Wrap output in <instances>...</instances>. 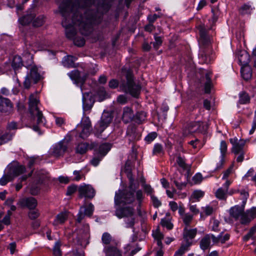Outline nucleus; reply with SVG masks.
Here are the masks:
<instances>
[{
	"mask_svg": "<svg viewBox=\"0 0 256 256\" xmlns=\"http://www.w3.org/2000/svg\"><path fill=\"white\" fill-rule=\"evenodd\" d=\"M56 0L64 18L62 24L65 28L66 36L72 39L75 45L82 46L85 40L82 37H75L76 28L82 34L88 35L94 26L101 22L103 13L110 9L114 0Z\"/></svg>",
	"mask_w": 256,
	"mask_h": 256,
	"instance_id": "f257e3e1",
	"label": "nucleus"
},
{
	"mask_svg": "<svg viewBox=\"0 0 256 256\" xmlns=\"http://www.w3.org/2000/svg\"><path fill=\"white\" fill-rule=\"evenodd\" d=\"M144 195L142 190L136 192V196L132 192L118 190L115 193L114 198L115 205V215L118 218H124L126 227L132 228L136 222V214L132 206H130L136 200L138 206L140 207L144 199Z\"/></svg>",
	"mask_w": 256,
	"mask_h": 256,
	"instance_id": "f03ea898",
	"label": "nucleus"
},
{
	"mask_svg": "<svg viewBox=\"0 0 256 256\" xmlns=\"http://www.w3.org/2000/svg\"><path fill=\"white\" fill-rule=\"evenodd\" d=\"M126 79H122L118 83L115 79L109 82L108 86L112 88H116L120 84V88L122 92L130 94L134 97L139 95L141 86L138 84H136L134 80V76L132 72L128 70L125 76Z\"/></svg>",
	"mask_w": 256,
	"mask_h": 256,
	"instance_id": "7ed1b4c3",
	"label": "nucleus"
},
{
	"mask_svg": "<svg viewBox=\"0 0 256 256\" xmlns=\"http://www.w3.org/2000/svg\"><path fill=\"white\" fill-rule=\"evenodd\" d=\"M244 206H235L230 210V216L236 220H240L242 224H247L256 218V207H252L244 212Z\"/></svg>",
	"mask_w": 256,
	"mask_h": 256,
	"instance_id": "20e7f679",
	"label": "nucleus"
},
{
	"mask_svg": "<svg viewBox=\"0 0 256 256\" xmlns=\"http://www.w3.org/2000/svg\"><path fill=\"white\" fill-rule=\"evenodd\" d=\"M39 104L40 100L38 94L36 93L30 94L28 103L29 112L32 116L36 118V122L38 124L44 125L46 124V119L42 112L39 110Z\"/></svg>",
	"mask_w": 256,
	"mask_h": 256,
	"instance_id": "39448f33",
	"label": "nucleus"
},
{
	"mask_svg": "<svg viewBox=\"0 0 256 256\" xmlns=\"http://www.w3.org/2000/svg\"><path fill=\"white\" fill-rule=\"evenodd\" d=\"M29 70L24 82V86L26 88H29L32 83H37L42 78L38 66L34 64L32 60L30 64L26 66Z\"/></svg>",
	"mask_w": 256,
	"mask_h": 256,
	"instance_id": "423d86ee",
	"label": "nucleus"
},
{
	"mask_svg": "<svg viewBox=\"0 0 256 256\" xmlns=\"http://www.w3.org/2000/svg\"><path fill=\"white\" fill-rule=\"evenodd\" d=\"M26 171V168L22 165L14 164L8 168V172L0 179V184L5 186L8 182L12 181L13 178L23 174Z\"/></svg>",
	"mask_w": 256,
	"mask_h": 256,
	"instance_id": "0eeeda50",
	"label": "nucleus"
},
{
	"mask_svg": "<svg viewBox=\"0 0 256 256\" xmlns=\"http://www.w3.org/2000/svg\"><path fill=\"white\" fill-rule=\"evenodd\" d=\"M112 116L110 113L108 112H104L100 120L96 126L95 128L97 130L98 133H102L108 126L112 122Z\"/></svg>",
	"mask_w": 256,
	"mask_h": 256,
	"instance_id": "6e6552de",
	"label": "nucleus"
},
{
	"mask_svg": "<svg viewBox=\"0 0 256 256\" xmlns=\"http://www.w3.org/2000/svg\"><path fill=\"white\" fill-rule=\"evenodd\" d=\"M214 58V52L210 46L202 48L200 51L198 58L200 62L202 64H208L213 60Z\"/></svg>",
	"mask_w": 256,
	"mask_h": 256,
	"instance_id": "1a4fd4ad",
	"label": "nucleus"
},
{
	"mask_svg": "<svg viewBox=\"0 0 256 256\" xmlns=\"http://www.w3.org/2000/svg\"><path fill=\"white\" fill-rule=\"evenodd\" d=\"M79 197L92 199L96 195V191L91 185L83 184L78 188Z\"/></svg>",
	"mask_w": 256,
	"mask_h": 256,
	"instance_id": "9d476101",
	"label": "nucleus"
},
{
	"mask_svg": "<svg viewBox=\"0 0 256 256\" xmlns=\"http://www.w3.org/2000/svg\"><path fill=\"white\" fill-rule=\"evenodd\" d=\"M18 204L22 208H27L29 210H32L36 207L38 202L33 197H28L20 199Z\"/></svg>",
	"mask_w": 256,
	"mask_h": 256,
	"instance_id": "9b49d317",
	"label": "nucleus"
},
{
	"mask_svg": "<svg viewBox=\"0 0 256 256\" xmlns=\"http://www.w3.org/2000/svg\"><path fill=\"white\" fill-rule=\"evenodd\" d=\"M227 144L224 140H222L220 144V158L219 162H217L216 170H218L221 169L224 162H225V156L227 152Z\"/></svg>",
	"mask_w": 256,
	"mask_h": 256,
	"instance_id": "f8f14e48",
	"label": "nucleus"
},
{
	"mask_svg": "<svg viewBox=\"0 0 256 256\" xmlns=\"http://www.w3.org/2000/svg\"><path fill=\"white\" fill-rule=\"evenodd\" d=\"M230 142L232 145V152L235 154H238L241 152H243L242 150L245 144V142L242 140H238L237 138H230Z\"/></svg>",
	"mask_w": 256,
	"mask_h": 256,
	"instance_id": "ddd939ff",
	"label": "nucleus"
},
{
	"mask_svg": "<svg viewBox=\"0 0 256 256\" xmlns=\"http://www.w3.org/2000/svg\"><path fill=\"white\" fill-rule=\"evenodd\" d=\"M122 118V121L126 124L134 120V114L132 107L125 106L123 108Z\"/></svg>",
	"mask_w": 256,
	"mask_h": 256,
	"instance_id": "4468645a",
	"label": "nucleus"
},
{
	"mask_svg": "<svg viewBox=\"0 0 256 256\" xmlns=\"http://www.w3.org/2000/svg\"><path fill=\"white\" fill-rule=\"evenodd\" d=\"M82 131L80 134V136L85 138L88 136L92 130L91 122L89 118L86 117L83 121L82 124Z\"/></svg>",
	"mask_w": 256,
	"mask_h": 256,
	"instance_id": "2eb2a0df",
	"label": "nucleus"
},
{
	"mask_svg": "<svg viewBox=\"0 0 256 256\" xmlns=\"http://www.w3.org/2000/svg\"><path fill=\"white\" fill-rule=\"evenodd\" d=\"M12 104L10 100L0 96V112H10L12 110Z\"/></svg>",
	"mask_w": 256,
	"mask_h": 256,
	"instance_id": "dca6fc26",
	"label": "nucleus"
},
{
	"mask_svg": "<svg viewBox=\"0 0 256 256\" xmlns=\"http://www.w3.org/2000/svg\"><path fill=\"white\" fill-rule=\"evenodd\" d=\"M67 147L66 142L62 141L54 146L52 154L54 156H60L64 153Z\"/></svg>",
	"mask_w": 256,
	"mask_h": 256,
	"instance_id": "f3484780",
	"label": "nucleus"
},
{
	"mask_svg": "<svg viewBox=\"0 0 256 256\" xmlns=\"http://www.w3.org/2000/svg\"><path fill=\"white\" fill-rule=\"evenodd\" d=\"M68 76L78 84H83L86 78V75L82 76L78 70L72 71L68 74Z\"/></svg>",
	"mask_w": 256,
	"mask_h": 256,
	"instance_id": "a211bd4d",
	"label": "nucleus"
},
{
	"mask_svg": "<svg viewBox=\"0 0 256 256\" xmlns=\"http://www.w3.org/2000/svg\"><path fill=\"white\" fill-rule=\"evenodd\" d=\"M68 216V212L64 211L60 212L58 214L53 222V225L54 226H58L60 224H64L67 220Z\"/></svg>",
	"mask_w": 256,
	"mask_h": 256,
	"instance_id": "6ab92c4d",
	"label": "nucleus"
},
{
	"mask_svg": "<svg viewBox=\"0 0 256 256\" xmlns=\"http://www.w3.org/2000/svg\"><path fill=\"white\" fill-rule=\"evenodd\" d=\"M230 235L228 234H223L222 232L220 233L218 236L212 234V242L214 244L218 245L220 243L222 244L225 243L230 239Z\"/></svg>",
	"mask_w": 256,
	"mask_h": 256,
	"instance_id": "aec40b11",
	"label": "nucleus"
},
{
	"mask_svg": "<svg viewBox=\"0 0 256 256\" xmlns=\"http://www.w3.org/2000/svg\"><path fill=\"white\" fill-rule=\"evenodd\" d=\"M211 240H212V234H207L205 235L200 242V248L205 250L210 248Z\"/></svg>",
	"mask_w": 256,
	"mask_h": 256,
	"instance_id": "412c9836",
	"label": "nucleus"
},
{
	"mask_svg": "<svg viewBox=\"0 0 256 256\" xmlns=\"http://www.w3.org/2000/svg\"><path fill=\"white\" fill-rule=\"evenodd\" d=\"M27 48L28 51V56L32 60L33 58V55L30 52H34L35 53L37 51L42 50H44V46L39 42H35L30 44Z\"/></svg>",
	"mask_w": 256,
	"mask_h": 256,
	"instance_id": "4be33fe9",
	"label": "nucleus"
},
{
	"mask_svg": "<svg viewBox=\"0 0 256 256\" xmlns=\"http://www.w3.org/2000/svg\"><path fill=\"white\" fill-rule=\"evenodd\" d=\"M197 233L196 228L188 229L186 228L184 230L183 236L184 238L186 240V244L190 242L189 240L193 239L196 236Z\"/></svg>",
	"mask_w": 256,
	"mask_h": 256,
	"instance_id": "5701e85b",
	"label": "nucleus"
},
{
	"mask_svg": "<svg viewBox=\"0 0 256 256\" xmlns=\"http://www.w3.org/2000/svg\"><path fill=\"white\" fill-rule=\"evenodd\" d=\"M237 54L238 60L242 65L248 64L250 62V56L246 50H240Z\"/></svg>",
	"mask_w": 256,
	"mask_h": 256,
	"instance_id": "b1692460",
	"label": "nucleus"
},
{
	"mask_svg": "<svg viewBox=\"0 0 256 256\" xmlns=\"http://www.w3.org/2000/svg\"><path fill=\"white\" fill-rule=\"evenodd\" d=\"M111 148V145L108 143H104L100 144L98 148L96 150L97 154L102 157L104 156Z\"/></svg>",
	"mask_w": 256,
	"mask_h": 256,
	"instance_id": "393cba45",
	"label": "nucleus"
},
{
	"mask_svg": "<svg viewBox=\"0 0 256 256\" xmlns=\"http://www.w3.org/2000/svg\"><path fill=\"white\" fill-rule=\"evenodd\" d=\"M253 8L250 2L244 3L242 4L238 8V12L242 15L250 14Z\"/></svg>",
	"mask_w": 256,
	"mask_h": 256,
	"instance_id": "a878e982",
	"label": "nucleus"
},
{
	"mask_svg": "<svg viewBox=\"0 0 256 256\" xmlns=\"http://www.w3.org/2000/svg\"><path fill=\"white\" fill-rule=\"evenodd\" d=\"M241 74L244 80H250L252 76V70L250 66L248 64L242 66L241 68Z\"/></svg>",
	"mask_w": 256,
	"mask_h": 256,
	"instance_id": "bb28decb",
	"label": "nucleus"
},
{
	"mask_svg": "<svg viewBox=\"0 0 256 256\" xmlns=\"http://www.w3.org/2000/svg\"><path fill=\"white\" fill-rule=\"evenodd\" d=\"M198 29L200 35V42L204 44H208L210 42V38L207 36L205 28L204 26H200Z\"/></svg>",
	"mask_w": 256,
	"mask_h": 256,
	"instance_id": "cd10ccee",
	"label": "nucleus"
},
{
	"mask_svg": "<svg viewBox=\"0 0 256 256\" xmlns=\"http://www.w3.org/2000/svg\"><path fill=\"white\" fill-rule=\"evenodd\" d=\"M204 123L200 122H194L191 123L189 126L190 131L192 132H201L204 130Z\"/></svg>",
	"mask_w": 256,
	"mask_h": 256,
	"instance_id": "c85d7f7f",
	"label": "nucleus"
},
{
	"mask_svg": "<svg viewBox=\"0 0 256 256\" xmlns=\"http://www.w3.org/2000/svg\"><path fill=\"white\" fill-rule=\"evenodd\" d=\"M211 77L212 73L210 72H208L204 76V78L206 79V82H204V91L206 94L210 93L212 86Z\"/></svg>",
	"mask_w": 256,
	"mask_h": 256,
	"instance_id": "c756f323",
	"label": "nucleus"
},
{
	"mask_svg": "<svg viewBox=\"0 0 256 256\" xmlns=\"http://www.w3.org/2000/svg\"><path fill=\"white\" fill-rule=\"evenodd\" d=\"M104 250L108 256H122L121 252L114 246H106Z\"/></svg>",
	"mask_w": 256,
	"mask_h": 256,
	"instance_id": "7c9ffc66",
	"label": "nucleus"
},
{
	"mask_svg": "<svg viewBox=\"0 0 256 256\" xmlns=\"http://www.w3.org/2000/svg\"><path fill=\"white\" fill-rule=\"evenodd\" d=\"M24 66L22 58L19 56H15L13 58L12 66L14 70H18Z\"/></svg>",
	"mask_w": 256,
	"mask_h": 256,
	"instance_id": "2f4dec72",
	"label": "nucleus"
},
{
	"mask_svg": "<svg viewBox=\"0 0 256 256\" xmlns=\"http://www.w3.org/2000/svg\"><path fill=\"white\" fill-rule=\"evenodd\" d=\"M238 96V103L240 104H246L250 103V98L248 94L246 92L244 91L240 92Z\"/></svg>",
	"mask_w": 256,
	"mask_h": 256,
	"instance_id": "473e14b6",
	"label": "nucleus"
},
{
	"mask_svg": "<svg viewBox=\"0 0 256 256\" xmlns=\"http://www.w3.org/2000/svg\"><path fill=\"white\" fill-rule=\"evenodd\" d=\"M128 178L129 180V184H128V190L125 189L124 190H120V191L127 190L128 192H134V195L135 196L134 192H135L136 189L138 188V184H137V186H136V184L134 183V178L132 175H130L129 174L128 176Z\"/></svg>",
	"mask_w": 256,
	"mask_h": 256,
	"instance_id": "72a5a7b5",
	"label": "nucleus"
},
{
	"mask_svg": "<svg viewBox=\"0 0 256 256\" xmlns=\"http://www.w3.org/2000/svg\"><path fill=\"white\" fill-rule=\"evenodd\" d=\"M191 244V242H188L186 244H182L180 248L176 252L174 256H182L188 250Z\"/></svg>",
	"mask_w": 256,
	"mask_h": 256,
	"instance_id": "f704fd0d",
	"label": "nucleus"
},
{
	"mask_svg": "<svg viewBox=\"0 0 256 256\" xmlns=\"http://www.w3.org/2000/svg\"><path fill=\"white\" fill-rule=\"evenodd\" d=\"M34 16L33 14H28L19 18L20 23L23 26L30 24L33 21Z\"/></svg>",
	"mask_w": 256,
	"mask_h": 256,
	"instance_id": "c9c22d12",
	"label": "nucleus"
},
{
	"mask_svg": "<svg viewBox=\"0 0 256 256\" xmlns=\"http://www.w3.org/2000/svg\"><path fill=\"white\" fill-rule=\"evenodd\" d=\"M76 57L72 56H66L62 60V63L66 66L70 67L72 66L76 60Z\"/></svg>",
	"mask_w": 256,
	"mask_h": 256,
	"instance_id": "e433bc0d",
	"label": "nucleus"
},
{
	"mask_svg": "<svg viewBox=\"0 0 256 256\" xmlns=\"http://www.w3.org/2000/svg\"><path fill=\"white\" fill-rule=\"evenodd\" d=\"M181 218L184 223L188 226L190 225L192 220L193 215L189 213H186L184 214H183Z\"/></svg>",
	"mask_w": 256,
	"mask_h": 256,
	"instance_id": "4c0bfd02",
	"label": "nucleus"
},
{
	"mask_svg": "<svg viewBox=\"0 0 256 256\" xmlns=\"http://www.w3.org/2000/svg\"><path fill=\"white\" fill-rule=\"evenodd\" d=\"M146 118V113L144 112H140L136 113L134 120L136 122L140 124L145 120Z\"/></svg>",
	"mask_w": 256,
	"mask_h": 256,
	"instance_id": "58836bf2",
	"label": "nucleus"
},
{
	"mask_svg": "<svg viewBox=\"0 0 256 256\" xmlns=\"http://www.w3.org/2000/svg\"><path fill=\"white\" fill-rule=\"evenodd\" d=\"M44 22V17L43 16H40L37 18H34L32 21V25L35 27H39L42 26Z\"/></svg>",
	"mask_w": 256,
	"mask_h": 256,
	"instance_id": "ea45409f",
	"label": "nucleus"
},
{
	"mask_svg": "<svg viewBox=\"0 0 256 256\" xmlns=\"http://www.w3.org/2000/svg\"><path fill=\"white\" fill-rule=\"evenodd\" d=\"M84 209V214L88 216H91L94 210V206L92 203H90L87 206L82 207Z\"/></svg>",
	"mask_w": 256,
	"mask_h": 256,
	"instance_id": "a19ab883",
	"label": "nucleus"
},
{
	"mask_svg": "<svg viewBox=\"0 0 256 256\" xmlns=\"http://www.w3.org/2000/svg\"><path fill=\"white\" fill-rule=\"evenodd\" d=\"M164 150L162 145L160 144H155L152 150L153 154L161 155L164 154Z\"/></svg>",
	"mask_w": 256,
	"mask_h": 256,
	"instance_id": "79ce46f5",
	"label": "nucleus"
},
{
	"mask_svg": "<svg viewBox=\"0 0 256 256\" xmlns=\"http://www.w3.org/2000/svg\"><path fill=\"white\" fill-rule=\"evenodd\" d=\"M88 146L86 143H80L77 146L76 152L80 154H84L87 151Z\"/></svg>",
	"mask_w": 256,
	"mask_h": 256,
	"instance_id": "37998d69",
	"label": "nucleus"
},
{
	"mask_svg": "<svg viewBox=\"0 0 256 256\" xmlns=\"http://www.w3.org/2000/svg\"><path fill=\"white\" fill-rule=\"evenodd\" d=\"M227 192V190H225L223 188H220L216 192V196L219 199H224L226 197Z\"/></svg>",
	"mask_w": 256,
	"mask_h": 256,
	"instance_id": "c03bdc74",
	"label": "nucleus"
},
{
	"mask_svg": "<svg viewBox=\"0 0 256 256\" xmlns=\"http://www.w3.org/2000/svg\"><path fill=\"white\" fill-rule=\"evenodd\" d=\"M61 242L60 241L56 242L53 248V253L54 256H61L62 252L60 250Z\"/></svg>",
	"mask_w": 256,
	"mask_h": 256,
	"instance_id": "a18cd8bd",
	"label": "nucleus"
},
{
	"mask_svg": "<svg viewBox=\"0 0 256 256\" xmlns=\"http://www.w3.org/2000/svg\"><path fill=\"white\" fill-rule=\"evenodd\" d=\"M102 240L104 244H108L112 240V237L108 232H104L102 237Z\"/></svg>",
	"mask_w": 256,
	"mask_h": 256,
	"instance_id": "49530a36",
	"label": "nucleus"
},
{
	"mask_svg": "<svg viewBox=\"0 0 256 256\" xmlns=\"http://www.w3.org/2000/svg\"><path fill=\"white\" fill-rule=\"evenodd\" d=\"M82 102L84 110V112L90 110L93 106V104L91 102L90 100H88L84 97Z\"/></svg>",
	"mask_w": 256,
	"mask_h": 256,
	"instance_id": "de8ad7c7",
	"label": "nucleus"
},
{
	"mask_svg": "<svg viewBox=\"0 0 256 256\" xmlns=\"http://www.w3.org/2000/svg\"><path fill=\"white\" fill-rule=\"evenodd\" d=\"M220 222L218 220L212 218L210 222V226L212 230L214 232H218L220 230L219 227Z\"/></svg>",
	"mask_w": 256,
	"mask_h": 256,
	"instance_id": "09e8293b",
	"label": "nucleus"
},
{
	"mask_svg": "<svg viewBox=\"0 0 256 256\" xmlns=\"http://www.w3.org/2000/svg\"><path fill=\"white\" fill-rule=\"evenodd\" d=\"M176 162L178 165L184 170H186L188 168L187 164H186L185 158L181 156H179L177 157Z\"/></svg>",
	"mask_w": 256,
	"mask_h": 256,
	"instance_id": "8fccbe9b",
	"label": "nucleus"
},
{
	"mask_svg": "<svg viewBox=\"0 0 256 256\" xmlns=\"http://www.w3.org/2000/svg\"><path fill=\"white\" fill-rule=\"evenodd\" d=\"M28 215V217L31 220H35L40 216V212L38 209L34 208V209L30 210Z\"/></svg>",
	"mask_w": 256,
	"mask_h": 256,
	"instance_id": "3c124183",
	"label": "nucleus"
},
{
	"mask_svg": "<svg viewBox=\"0 0 256 256\" xmlns=\"http://www.w3.org/2000/svg\"><path fill=\"white\" fill-rule=\"evenodd\" d=\"M154 38L155 41L152 42L153 46L156 50H158L162 44V39L160 36H158L156 34H154Z\"/></svg>",
	"mask_w": 256,
	"mask_h": 256,
	"instance_id": "603ef678",
	"label": "nucleus"
},
{
	"mask_svg": "<svg viewBox=\"0 0 256 256\" xmlns=\"http://www.w3.org/2000/svg\"><path fill=\"white\" fill-rule=\"evenodd\" d=\"M73 174L74 176L72 180L76 181H79L84 176L81 170H74L73 172Z\"/></svg>",
	"mask_w": 256,
	"mask_h": 256,
	"instance_id": "864d4df0",
	"label": "nucleus"
},
{
	"mask_svg": "<svg viewBox=\"0 0 256 256\" xmlns=\"http://www.w3.org/2000/svg\"><path fill=\"white\" fill-rule=\"evenodd\" d=\"M12 138V135L10 134H6L4 135H2L0 138V144H2L6 142L8 140H10Z\"/></svg>",
	"mask_w": 256,
	"mask_h": 256,
	"instance_id": "5fc2aeb1",
	"label": "nucleus"
},
{
	"mask_svg": "<svg viewBox=\"0 0 256 256\" xmlns=\"http://www.w3.org/2000/svg\"><path fill=\"white\" fill-rule=\"evenodd\" d=\"M160 223L162 226L166 228L168 230H172L173 228V224L166 219H162Z\"/></svg>",
	"mask_w": 256,
	"mask_h": 256,
	"instance_id": "6e6d98bb",
	"label": "nucleus"
},
{
	"mask_svg": "<svg viewBox=\"0 0 256 256\" xmlns=\"http://www.w3.org/2000/svg\"><path fill=\"white\" fill-rule=\"evenodd\" d=\"M124 171L126 174L127 177L128 176L129 174L132 175V167L130 162L128 161L126 162L124 168Z\"/></svg>",
	"mask_w": 256,
	"mask_h": 256,
	"instance_id": "4d7b16f0",
	"label": "nucleus"
},
{
	"mask_svg": "<svg viewBox=\"0 0 256 256\" xmlns=\"http://www.w3.org/2000/svg\"><path fill=\"white\" fill-rule=\"evenodd\" d=\"M202 209L203 210V212L206 216H210L212 214L214 211L213 208L210 206H206L204 207H202Z\"/></svg>",
	"mask_w": 256,
	"mask_h": 256,
	"instance_id": "13d9d810",
	"label": "nucleus"
},
{
	"mask_svg": "<svg viewBox=\"0 0 256 256\" xmlns=\"http://www.w3.org/2000/svg\"><path fill=\"white\" fill-rule=\"evenodd\" d=\"M157 136V134L156 132H151L147 135L145 138V140L148 142H151Z\"/></svg>",
	"mask_w": 256,
	"mask_h": 256,
	"instance_id": "bf43d9fd",
	"label": "nucleus"
},
{
	"mask_svg": "<svg viewBox=\"0 0 256 256\" xmlns=\"http://www.w3.org/2000/svg\"><path fill=\"white\" fill-rule=\"evenodd\" d=\"M204 192L202 190H195L193 192L192 196V198L199 200L200 198L203 197Z\"/></svg>",
	"mask_w": 256,
	"mask_h": 256,
	"instance_id": "052dcab7",
	"label": "nucleus"
},
{
	"mask_svg": "<svg viewBox=\"0 0 256 256\" xmlns=\"http://www.w3.org/2000/svg\"><path fill=\"white\" fill-rule=\"evenodd\" d=\"M102 158L103 157L99 154H98L97 156H95L90 161L92 164L95 166H97Z\"/></svg>",
	"mask_w": 256,
	"mask_h": 256,
	"instance_id": "680f3d73",
	"label": "nucleus"
},
{
	"mask_svg": "<svg viewBox=\"0 0 256 256\" xmlns=\"http://www.w3.org/2000/svg\"><path fill=\"white\" fill-rule=\"evenodd\" d=\"M117 102L122 104H126L128 102L127 97L124 94L120 95L117 98Z\"/></svg>",
	"mask_w": 256,
	"mask_h": 256,
	"instance_id": "e2e57ef3",
	"label": "nucleus"
},
{
	"mask_svg": "<svg viewBox=\"0 0 256 256\" xmlns=\"http://www.w3.org/2000/svg\"><path fill=\"white\" fill-rule=\"evenodd\" d=\"M192 180L194 184H199L202 182V176L201 174H196L192 177Z\"/></svg>",
	"mask_w": 256,
	"mask_h": 256,
	"instance_id": "0e129e2a",
	"label": "nucleus"
},
{
	"mask_svg": "<svg viewBox=\"0 0 256 256\" xmlns=\"http://www.w3.org/2000/svg\"><path fill=\"white\" fill-rule=\"evenodd\" d=\"M77 186L75 185L69 186L67 188L66 195L70 196L76 190Z\"/></svg>",
	"mask_w": 256,
	"mask_h": 256,
	"instance_id": "69168bd1",
	"label": "nucleus"
},
{
	"mask_svg": "<svg viewBox=\"0 0 256 256\" xmlns=\"http://www.w3.org/2000/svg\"><path fill=\"white\" fill-rule=\"evenodd\" d=\"M151 198L153 203V205L156 208H158L161 206L162 203L158 199L154 196H151Z\"/></svg>",
	"mask_w": 256,
	"mask_h": 256,
	"instance_id": "338daca9",
	"label": "nucleus"
},
{
	"mask_svg": "<svg viewBox=\"0 0 256 256\" xmlns=\"http://www.w3.org/2000/svg\"><path fill=\"white\" fill-rule=\"evenodd\" d=\"M143 188L148 194H151L153 192V189L150 186L146 184H144L142 186Z\"/></svg>",
	"mask_w": 256,
	"mask_h": 256,
	"instance_id": "774afa93",
	"label": "nucleus"
}]
</instances>
